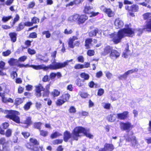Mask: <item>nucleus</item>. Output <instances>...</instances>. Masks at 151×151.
Here are the masks:
<instances>
[{
    "label": "nucleus",
    "instance_id": "nucleus-1",
    "mask_svg": "<svg viewBox=\"0 0 151 151\" xmlns=\"http://www.w3.org/2000/svg\"><path fill=\"white\" fill-rule=\"evenodd\" d=\"M134 33V30L129 28H124L119 30L117 34H112L110 37L115 43L120 42L121 40L126 36H130Z\"/></svg>",
    "mask_w": 151,
    "mask_h": 151
},
{
    "label": "nucleus",
    "instance_id": "nucleus-2",
    "mask_svg": "<svg viewBox=\"0 0 151 151\" xmlns=\"http://www.w3.org/2000/svg\"><path fill=\"white\" fill-rule=\"evenodd\" d=\"M72 59L70 60H67L64 63H56L55 65L50 64L47 66H46L44 64L35 65H32L30 66L36 70L43 69L45 70H47L50 69L51 70H56L60 69L65 67L68 65L69 62H72Z\"/></svg>",
    "mask_w": 151,
    "mask_h": 151
},
{
    "label": "nucleus",
    "instance_id": "nucleus-3",
    "mask_svg": "<svg viewBox=\"0 0 151 151\" xmlns=\"http://www.w3.org/2000/svg\"><path fill=\"white\" fill-rule=\"evenodd\" d=\"M81 133H83L84 135L89 138H93V136L89 132V129L85 128L82 127H76L72 132V137L74 140H78V137H79Z\"/></svg>",
    "mask_w": 151,
    "mask_h": 151
},
{
    "label": "nucleus",
    "instance_id": "nucleus-4",
    "mask_svg": "<svg viewBox=\"0 0 151 151\" xmlns=\"http://www.w3.org/2000/svg\"><path fill=\"white\" fill-rule=\"evenodd\" d=\"M143 16L145 19H148L144 29L147 31L151 32V13H147L144 14Z\"/></svg>",
    "mask_w": 151,
    "mask_h": 151
},
{
    "label": "nucleus",
    "instance_id": "nucleus-5",
    "mask_svg": "<svg viewBox=\"0 0 151 151\" xmlns=\"http://www.w3.org/2000/svg\"><path fill=\"white\" fill-rule=\"evenodd\" d=\"M19 114V112L15 111H11L9 114L6 116L7 118L12 119L17 123H20L19 117L17 115Z\"/></svg>",
    "mask_w": 151,
    "mask_h": 151
},
{
    "label": "nucleus",
    "instance_id": "nucleus-6",
    "mask_svg": "<svg viewBox=\"0 0 151 151\" xmlns=\"http://www.w3.org/2000/svg\"><path fill=\"white\" fill-rule=\"evenodd\" d=\"M126 141L128 142H131L132 146L134 148H138L139 147V145L137 142L135 137L133 136L130 138L129 136H128L126 138Z\"/></svg>",
    "mask_w": 151,
    "mask_h": 151
},
{
    "label": "nucleus",
    "instance_id": "nucleus-7",
    "mask_svg": "<svg viewBox=\"0 0 151 151\" xmlns=\"http://www.w3.org/2000/svg\"><path fill=\"white\" fill-rule=\"evenodd\" d=\"M120 127L122 130L127 131L129 132L132 128V126L131 123L129 122L125 123L121 122L120 124Z\"/></svg>",
    "mask_w": 151,
    "mask_h": 151
},
{
    "label": "nucleus",
    "instance_id": "nucleus-8",
    "mask_svg": "<svg viewBox=\"0 0 151 151\" xmlns=\"http://www.w3.org/2000/svg\"><path fill=\"white\" fill-rule=\"evenodd\" d=\"M92 9V8L89 6H86L85 7L84 12L86 14H91V15L90 16V17H94L99 14L98 12H92L91 11Z\"/></svg>",
    "mask_w": 151,
    "mask_h": 151
},
{
    "label": "nucleus",
    "instance_id": "nucleus-9",
    "mask_svg": "<svg viewBox=\"0 0 151 151\" xmlns=\"http://www.w3.org/2000/svg\"><path fill=\"white\" fill-rule=\"evenodd\" d=\"M129 112L124 111L123 113H118L117 114V118L120 120H125L129 116Z\"/></svg>",
    "mask_w": 151,
    "mask_h": 151
},
{
    "label": "nucleus",
    "instance_id": "nucleus-10",
    "mask_svg": "<svg viewBox=\"0 0 151 151\" xmlns=\"http://www.w3.org/2000/svg\"><path fill=\"white\" fill-rule=\"evenodd\" d=\"M44 88L41 84H39L36 86V95L38 97H40L41 96V91H44Z\"/></svg>",
    "mask_w": 151,
    "mask_h": 151
},
{
    "label": "nucleus",
    "instance_id": "nucleus-11",
    "mask_svg": "<svg viewBox=\"0 0 151 151\" xmlns=\"http://www.w3.org/2000/svg\"><path fill=\"white\" fill-rule=\"evenodd\" d=\"M114 24L115 28L116 29H119L122 27L124 25V23L121 19L117 18L116 19Z\"/></svg>",
    "mask_w": 151,
    "mask_h": 151
},
{
    "label": "nucleus",
    "instance_id": "nucleus-12",
    "mask_svg": "<svg viewBox=\"0 0 151 151\" xmlns=\"http://www.w3.org/2000/svg\"><path fill=\"white\" fill-rule=\"evenodd\" d=\"M120 53L116 50H113L110 54V58L112 59H116L120 56Z\"/></svg>",
    "mask_w": 151,
    "mask_h": 151
},
{
    "label": "nucleus",
    "instance_id": "nucleus-13",
    "mask_svg": "<svg viewBox=\"0 0 151 151\" xmlns=\"http://www.w3.org/2000/svg\"><path fill=\"white\" fill-rule=\"evenodd\" d=\"M139 8L138 5L135 4L133 5L130 6H125V9L126 10H128V11H131L132 12L137 11Z\"/></svg>",
    "mask_w": 151,
    "mask_h": 151
},
{
    "label": "nucleus",
    "instance_id": "nucleus-14",
    "mask_svg": "<svg viewBox=\"0 0 151 151\" xmlns=\"http://www.w3.org/2000/svg\"><path fill=\"white\" fill-rule=\"evenodd\" d=\"M103 11L106 13L109 17H113L114 14L110 9L104 8L102 9Z\"/></svg>",
    "mask_w": 151,
    "mask_h": 151
},
{
    "label": "nucleus",
    "instance_id": "nucleus-15",
    "mask_svg": "<svg viewBox=\"0 0 151 151\" xmlns=\"http://www.w3.org/2000/svg\"><path fill=\"white\" fill-rule=\"evenodd\" d=\"M78 39L77 37L73 36L72 37H70L69 40L68 42V44L69 47L71 48H73L74 47V43L73 42L74 41Z\"/></svg>",
    "mask_w": 151,
    "mask_h": 151
},
{
    "label": "nucleus",
    "instance_id": "nucleus-16",
    "mask_svg": "<svg viewBox=\"0 0 151 151\" xmlns=\"http://www.w3.org/2000/svg\"><path fill=\"white\" fill-rule=\"evenodd\" d=\"M72 135V133L71 134L69 132L67 131H65L64 134V140L65 142H67L70 138L72 137L73 138Z\"/></svg>",
    "mask_w": 151,
    "mask_h": 151
},
{
    "label": "nucleus",
    "instance_id": "nucleus-17",
    "mask_svg": "<svg viewBox=\"0 0 151 151\" xmlns=\"http://www.w3.org/2000/svg\"><path fill=\"white\" fill-rule=\"evenodd\" d=\"M79 17V15L78 14H76L73 16L70 17L68 19V20L71 22L77 21L78 22Z\"/></svg>",
    "mask_w": 151,
    "mask_h": 151
},
{
    "label": "nucleus",
    "instance_id": "nucleus-18",
    "mask_svg": "<svg viewBox=\"0 0 151 151\" xmlns=\"http://www.w3.org/2000/svg\"><path fill=\"white\" fill-rule=\"evenodd\" d=\"M88 17L85 15H83L79 16V17L78 19V24H81L84 23V22L88 19Z\"/></svg>",
    "mask_w": 151,
    "mask_h": 151
},
{
    "label": "nucleus",
    "instance_id": "nucleus-19",
    "mask_svg": "<svg viewBox=\"0 0 151 151\" xmlns=\"http://www.w3.org/2000/svg\"><path fill=\"white\" fill-rule=\"evenodd\" d=\"M106 151H112L114 147L112 144H105L104 145Z\"/></svg>",
    "mask_w": 151,
    "mask_h": 151
},
{
    "label": "nucleus",
    "instance_id": "nucleus-20",
    "mask_svg": "<svg viewBox=\"0 0 151 151\" xmlns=\"http://www.w3.org/2000/svg\"><path fill=\"white\" fill-rule=\"evenodd\" d=\"M36 57L40 61H43L44 62L47 63L49 60V58H46L40 54H37L36 55Z\"/></svg>",
    "mask_w": 151,
    "mask_h": 151
},
{
    "label": "nucleus",
    "instance_id": "nucleus-21",
    "mask_svg": "<svg viewBox=\"0 0 151 151\" xmlns=\"http://www.w3.org/2000/svg\"><path fill=\"white\" fill-rule=\"evenodd\" d=\"M8 63L10 65H16L18 63V60L13 58H11L8 61Z\"/></svg>",
    "mask_w": 151,
    "mask_h": 151
},
{
    "label": "nucleus",
    "instance_id": "nucleus-22",
    "mask_svg": "<svg viewBox=\"0 0 151 151\" xmlns=\"http://www.w3.org/2000/svg\"><path fill=\"white\" fill-rule=\"evenodd\" d=\"M129 45L128 43L126 45V48L125 49L123 53L122 56L124 58H126L130 51V50H129Z\"/></svg>",
    "mask_w": 151,
    "mask_h": 151
},
{
    "label": "nucleus",
    "instance_id": "nucleus-23",
    "mask_svg": "<svg viewBox=\"0 0 151 151\" xmlns=\"http://www.w3.org/2000/svg\"><path fill=\"white\" fill-rule=\"evenodd\" d=\"M9 35L11 39V41L13 42H15L16 41L17 34L15 32H11L9 33Z\"/></svg>",
    "mask_w": 151,
    "mask_h": 151
},
{
    "label": "nucleus",
    "instance_id": "nucleus-24",
    "mask_svg": "<svg viewBox=\"0 0 151 151\" xmlns=\"http://www.w3.org/2000/svg\"><path fill=\"white\" fill-rule=\"evenodd\" d=\"M111 47L109 46H106L104 50V54L105 55L111 53L113 50Z\"/></svg>",
    "mask_w": 151,
    "mask_h": 151
},
{
    "label": "nucleus",
    "instance_id": "nucleus-25",
    "mask_svg": "<svg viewBox=\"0 0 151 151\" xmlns=\"http://www.w3.org/2000/svg\"><path fill=\"white\" fill-rule=\"evenodd\" d=\"M57 51H54L51 53V56L52 58L51 61L52 65H55L56 63L55 62V58L56 56ZM63 62V63H64Z\"/></svg>",
    "mask_w": 151,
    "mask_h": 151
},
{
    "label": "nucleus",
    "instance_id": "nucleus-26",
    "mask_svg": "<svg viewBox=\"0 0 151 151\" xmlns=\"http://www.w3.org/2000/svg\"><path fill=\"white\" fill-rule=\"evenodd\" d=\"M31 118L30 117H27L26 120L24 122V124H26V126H24L25 127L27 128L28 126L30 125L32 123L31 121Z\"/></svg>",
    "mask_w": 151,
    "mask_h": 151
},
{
    "label": "nucleus",
    "instance_id": "nucleus-27",
    "mask_svg": "<svg viewBox=\"0 0 151 151\" xmlns=\"http://www.w3.org/2000/svg\"><path fill=\"white\" fill-rule=\"evenodd\" d=\"M70 95L68 93H64L61 97V98L65 102L69 99Z\"/></svg>",
    "mask_w": 151,
    "mask_h": 151
},
{
    "label": "nucleus",
    "instance_id": "nucleus-28",
    "mask_svg": "<svg viewBox=\"0 0 151 151\" xmlns=\"http://www.w3.org/2000/svg\"><path fill=\"white\" fill-rule=\"evenodd\" d=\"M107 119L109 121L112 122L116 120V117L115 116L114 114H110L108 116Z\"/></svg>",
    "mask_w": 151,
    "mask_h": 151
},
{
    "label": "nucleus",
    "instance_id": "nucleus-29",
    "mask_svg": "<svg viewBox=\"0 0 151 151\" xmlns=\"http://www.w3.org/2000/svg\"><path fill=\"white\" fill-rule=\"evenodd\" d=\"M2 101L5 103H13L14 102L13 100L10 98L5 97L3 98Z\"/></svg>",
    "mask_w": 151,
    "mask_h": 151
},
{
    "label": "nucleus",
    "instance_id": "nucleus-30",
    "mask_svg": "<svg viewBox=\"0 0 151 151\" xmlns=\"http://www.w3.org/2000/svg\"><path fill=\"white\" fill-rule=\"evenodd\" d=\"M80 76L84 79V80H88L89 78V76L88 74L85 73H83L81 74Z\"/></svg>",
    "mask_w": 151,
    "mask_h": 151
},
{
    "label": "nucleus",
    "instance_id": "nucleus-31",
    "mask_svg": "<svg viewBox=\"0 0 151 151\" xmlns=\"http://www.w3.org/2000/svg\"><path fill=\"white\" fill-rule=\"evenodd\" d=\"M60 94V92L56 89L54 90L51 93L52 96L53 97L58 96Z\"/></svg>",
    "mask_w": 151,
    "mask_h": 151
},
{
    "label": "nucleus",
    "instance_id": "nucleus-32",
    "mask_svg": "<svg viewBox=\"0 0 151 151\" xmlns=\"http://www.w3.org/2000/svg\"><path fill=\"white\" fill-rule=\"evenodd\" d=\"M61 135H62L61 134L58 132H56L51 134V138L52 139H54Z\"/></svg>",
    "mask_w": 151,
    "mask_h": 151
},
{
    "label": "nucleus",
    "instance_id": "nucleus-33",
    "mask_svg": "<svg viewBox=\"0 0 151 151\" xmlns=\"http://www.w3.org/2000/svg\"><path fill=\"white\" fill-rule=\"evenodd\" d=\"M98 32V29H95L94 30L91 31L89 33V35L90 37L96 36V33Z\"/></svg>",
    "mask_w": 151,
    "mask_h": 151
},
{
    "label": "nucleus",
    "instance_id": "nucleus-34",
    "mask_svg": "<svg viewBox=\"0 0 151 151\" xmlns=\"http://www.w3.org/2000/svg\"><path fill=\"white\" fill-rule=\"evenodd\" d=\"M32 104V103L31 101L27 102L24 106V109L25 110H28L30 107L31 106Z\"/></svg>",
    "mask_w": 151,
    "mask_h": 151
},
{
    "label": "nucleus",
    "instance_id": "nucleus-35",
    "mask_svg": "<svg viewBox=\"0 0 151 151\" xmlns=\"http://www.w3.org/2000/svg\"><path fill=\"white\" fill-rule=\"evenodd\" d=\"M23 99L21 98H17L15 99V104L16 105H18L23 102Z\"/></svg>",
    "mask_w": 151,
    "mask_h": 151
},
{
    "label": "nucleus",
    "instance_id": "nucleus-36",
    "mask_svg": "<svg viewBox=\"0 0 151 151\" xmlns=\"http://www.w3.org/2000/svg\"><path fill=\"white\" fill-rule=\"evenodd\" d=\"M138 69L135 68L134 69L129 70L125 73V74L127 75V76H128L130 74L132 73L135 72H137L138 71Z\"/></svg>",
    "mask_w": 151,
    "mask_h": 151
},
{
    "label": "nucleus",
    "instance_id": "nucleus-37",
    "mask_svg": "<svg viewBox=\"0 0 151 151\" xmlns=\"http://www.w3.org/2000/svg\"><path fill=\"white\" fill-rule=\"evenodd\" d=\"M12 16H11L8 17L4 16L2 19V21L4 23H5L8 21L10 19H12Z\"/></svg>",
    "mask_w": 151,
    "mask_h": 151
},
{
    "label": "nucleus",
    "instance_id": "nucleus-38",
    "mask_svg": "<svg viewBox=\"0 0 151 151\" xmlns=\"http://www.w3.org/2000/svg\"><path fill=\"white\" fill-rule=\"evenodd\" d=\"M92 41V40L91 39H88L86 40L85 45L87 49H88L89 48V45L91 44Z\"/></svg>",
    "mask_w": 151,
    "mask_h": 151
},
{
    "label": "nucleus",
    "instance_id": "nucleus-39",
    "mask_svg": "<svg viewBox=\"0 0 151 151\" xmlns=\"http://www.w3.org/2000/svg\"><path fill=\"white\" fill-rule=\"evenodd\" d=\"M101 105L104 108L106 109H109L111 106L110 104L105 102L102 103Z\"/></svg>",
    "mask_w": 151,
    "mask_h": 151
},
{
    "label": "nucleus",
    "instance_id": "nucleus-40",
    "mask_svg": "<svg viewBox=\"0 0 151 151\" xmlns=\"http://www.w3.org/2000/svg\"><path fill=\"white\" fill-rule=\"evenodd\" d=\"M65 102L63 99H58L56 103L58 106H60L64 104Z\"/></svg>",
    "mask_w": 151,
    "mask_h": 151
},
{
    "label": "nucleus",
    "instance_id": "nucleus-41",
    "mask_svg": "<svg viewBox=\"0 0 151 151\" xmlns=\"http://www.w3.org/2000/svg\"><path fill=\"white\" fill-rule=\"evenodd\" d=\"M84 80L82 81L80 78L78 79L76 81V84L78 86L80 87L83 85V84L82 82H83Z\"/></svg>",
    "mask_w": 151,
    "mask_h": 151
},
{
    "label": "nucleus",
    "instance_id": "nucleus-42",
    "mask_svg": "<svg viewBox=\"0 0 151 151\" xmlns=\"http://www.w3.org/2000/svg\"><path fill=\"white\" fill-rule=\"evenodd\" d=\"M24 23H20L18 27L17 28V31H19L22 29L24 28Z\"/></svg>",
    "mask_w": 151,
    "mask_h": 151
},
{
    "label": "nucleus",
    "instance_id": "nucleus-43",
    "mask_svg": "<svg viewBox=\"0 0 151 151\" xmlns=\"http://www.w3.org/2000/svg\"><path fill=\"white\" fill-rule=\"evenodd\" d=\"M19 15L17 14L16 15L15 17L14 18L13 21L12 22V26H13L15 24L16 22L19 20Z\"/></svg>",
    "mask_w": 151,
    "mask_h": 151
},
{
    "label": "nucleus",
    "instance_id": "nucleus-44",
    "mask_svg": "<svg viewBox=\"0 0 151 151\" xmlns=\"http://www.w3.org/2000/svg\"><path fill=\"white\" fill-rule=\"evenodd\" d=\"M12 129H8L6 131L5 135L7 137H10L12 135Z\"/></svg>",
    "mask_w": 151,
    "mask_h": 151
},
{
    "label": "nucleus",
    "instance_id": "nucleus-45",
    "mask_svg": "<svg viewBox=\"0 0 151 151\" xmlns=\"http://www.w3.org/2000/svg\"><path fill=\"white\" fill-rule=\"evenodd\" d=\"M27 52L29 54L31 55L35 54L36 53V52L35 50L30 48H28V49Z\"/></svg>",
    "mask_w": 151,
    "mask_h": 151
},
{
    "label": "nucleus",
    "instance_id": "nucleus-46",
    "mask_svg": "<svg viewBox=\"0 0 151 151\" xmlns=\"http://www.w3.org/2000/svg\"><path fill=\"white\" fill-rule=\"evenodd\" d=\"M42 34L43 35H45L47 38H49L51 36V34L48 31H45L42 32Z\"/></svg>",
    "mask_w": 151,
    "mask_h": 151
},
{
    "label": "nucleus",
    "instance_id": "nucleus-47",
    "mask_svg": "<svg viewBox=\"0 0 151 151\" xmlns=\"http://www.w3.org/2000/svg\"><path fill=\"white\" fill-rule=\"evenodd\" d=\"M30 142L33 143L34 145H38L39 144V142L38 141L35 139L34 138H31L30 139Z\"/></svg>",
    "mask_w": 151,
    "mask_h": 151
},
{
    "label": "nucleus",
    "instance_id": "nucleus-48",
    "mask_svg": "<svg viewBox=\"0 0 151 151\" xmlns=\"http://www.w3.org/2000/svg\"><path fill=\"white\" fill-rule=\"evenodd\" d=\"M40 135L43 136L45 137L48 135V132L47 131L41 130H40Z\"/></svg>",
    "mask_w": 151,
    "mask_h": 151
},
{
    "label": "nucleus",
    "instance_id": "nucleus-49",
    "mask_svg": "<svg viewBox=\"0 0 151 151\" xmlns=\"http://www.w3.org/2000/svg\"><path fill=\"white\" fill-rule=\"evenodd\" d=\"M69 111L71 113H74L76 111V109L73 106H71L70 107Z\"/></svg>",
    "mask_w": 151,
    "mask_h": 151
},
{
    "label": "nucleus",
    "instance_id": "nucleus-50",
    "mask_svg": "<svg viewBox=\"0 0 151 151\" xmlns=\"http://www.w3.org/2000/svg\"><path fill=\"white\" fill-rule=\"evenodd\" d=\"M63 141L62 139H57L54 140L53 141V143L54 145L58 144L61 143Z\"/></svg>",
    "mask_w": 151,
    "mask_h": 151
},
{
    "label": "nucleus",
    "instance_id": "nucleus-51",
    "mask_svg": "<svg viewBox=\"0 0 151 151\" xmlns=\"http://www.w3.org/2000/svg\"><path fill=\"white\" fill-rule=\"evenodd\" d=\"M106 76L108 79H110L112 76V74L109 72L107 71L105 72Z\"/></svg>",
    "mask_w": 151,
    "mask_h": 151
},
{
    "label": "nucleus",
    "instance_id": "nucleus-52",
    "mask_svg": "<svg viewBox=\"0 0 151 151\" xmlns=\"http://www.w3.org/2000/svg\"><path fill=\"white\" fill-rule=\"evenodd\" d=\"M11 53L10 50H7L6 51L4 52H2V55L4 56H7L9 55Z\"/></svg>",
    "mask_w": 151,
    "mask_h": 151
},
{
    "label": "nucleus",
    "instance_id": "nucleus-53",
    "mask_svg": "<svg viewBox=\"0 0 151 151\" xmlns=\"http://www.w3.org/2000/svg\"><path fill=\"white\" fill-rule=\"evenodd\" d=\"M27 56H23L19 58L18 60V62L19 61L24 62L27 59Z\"/></svg>",
    "mask_w": 151,
    "mask_h": 151
},
{
    "label": "nucleus",
    "instance_id": "nucleus-54",
    "mask_svg": "<svg viewBox=\"0 0 151 151\" xmlns=\"http://www.w3.org/2000/svg\"><path fill=\"white\" fill-rule=\"evenodd\" d=\"M39 19L37 18L36 17H33L32 19V24H35L37 23V22H39Z\"/></svg>",
    "mask_w": 151,
    "mask_h": 151
},
{
    "label": "nucleus",
    "instance_id": "nucleus-55",
    "mask_svg": "<svg viewBox=\"0 0 151 151\" xmlns=\"http://www.w3.org/2000/svg\"><path fill=\"white\" fill-rule=\"evenodd\" d=\"M74 68L76 69L83 68V65L80 64H77L75 65Z\"/></svg>",
    "mask_w": 151,
    "mask_h": 151
},
{
    "label": "nucleus",
    "instance_id": "nucleus-56",
    "mask_svg": "<svg viewBox=\"0 0 151 151\" xmlns=\"http://www.w3.org/2000/svg\"><path fill=\"white\" fill-rule=\"evenodd\" d=\"M87 54L89 56H92L94 55V52L93 50H89Z\"/></svg>",
    "mask_w": 151,
    "mask_h": 151
},
{
    "label": "nucleus",
    "instance_id": "nucleus-57",
    "mask_svg": "<svg viewBox=\"0 0 151 151\" xmlns=\"http://www.w3.org/2000/svg\"><path fill=\"white\" fill-rule=\"evenodd\" d=\"M79 114L80 116H86L88 114V113L85 111H82L79 112Z\"/></svg>",
    "mask_w": 151,
    "mask_h": 151
},
{
    "label": "nucleus",
    "instance_id": "nucleus-58",
    "mask_svg": "<svg viewBox=\"0 0 151 151\" xmlns=\"http://www.w3.org/2000/svg\"><path fill=\"white\" fill-rule=\"evenodd\" d=\"M77 59L79 62L83 63L84 61V58L82 56H80L78 57Z\"/></svg>",
    "mask_w": 151,
    "mask_h": 151
},
{
    "label": "nucleus",
    "instance_id": "nucleus-59",
    "mask_svg": "<svg viewBox=\"0 0 151 151\" xmlns=\"http://www.w3.org/2000/svg\"><path fill=\"white\" fill-rule=\"evenodd\" d=\"M41 125V123L40 122H38L35 123L34 124V127H35L37 128V129L40 130V127Z\"/></svg>",
    "mask_w": 151,
    "mask_h": 151
},
{
    "label": "nucleus",
    "instance_id": "nucleus-60",
    "mask_svg": "<svg viewBox=\"0 0 151 151\" xmlns=\"http://www.w3.org/2000/svg\"><path fill=\"white\" fill-rule=\"evenodd\" d=\"M5 63L2 61L0 62V68L2 70H3L4 69V66Z\"/></svg>",
    "mask_w": 151,
    "mask_h": 151
},
{
    "label": "nucleus",
    "instance_id": "nucleus-61",
    "mask_svg": "<svg viewBox=\"0 0 151 151\" xmlns=\"http://www.w3.org/2000/svg\"><path fill=\"white\" fill-rule=\"evenodd\" d=\"M104 93V90L103 89H99L98 92V95L99 96L102 95Z\"/></svg>",
    "mask_w": 151,
    "mask_h": 151
},
{
    "label": "nucleus",
    "instance_id": "nucleus-62",
    "mask_svg": "<svg viewBox=\"0 0 151 151\" xmlns=\"http://www.w3.org/2000/svg\"><path fill=\"white\" fill-rule=\"evenodd\" d=\"M22 134L26 138H28L30 135L29 133L27 132H22Z\"/></svg>",
    "mask_w": 151,
    "mask_h": 151
},
{
    "label": "nucleus",
    "instance_id": "nucleus-63",
    "mask_svg": "<svg viewBox=\"0 0 151 151\" xmlns=\"http://www.w3.org/2000/svg\"><path fill=\"white\" fill-rule=\"evenodd\" d=\"M9 125V124L7 122H5L2 124L3 128L4 129L7 128Z\"/></svg>",
    "mask_w": 151,
    "mask_h": 151
},
{
    "label": "nucleus",
    "instance_id": "nucleus-64",
    "mask_svg": "<svg viewBox=\"0 0 151 151\" xmlns=\"http://www.w3.org/2000/svg\"><path fill=\"white\" fill-rule=\"evenodd\" d=\"M43 91L44 92L43 93L42 96L43 97L48 96L49 94V91L47 90H44Z\"/></svg>",
    "mask_w": 151,
    "mask_h": 151
}]
</instances>
